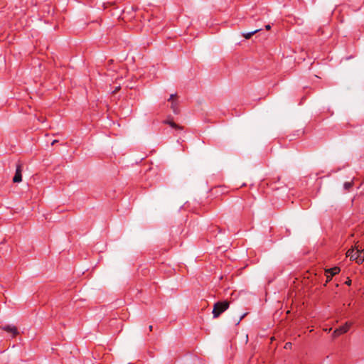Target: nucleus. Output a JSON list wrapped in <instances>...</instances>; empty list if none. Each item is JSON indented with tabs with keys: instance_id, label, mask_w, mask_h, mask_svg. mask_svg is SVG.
<instances>
[{
	"instance_id": "1",
	"label": "nucleus",
	"mask_w": 364,
	"mask_h": 364,
	"mask_svg": "<svg viewBox=\"0 0 364 364\" xmlns=\"http://www.w3.org/2000/svg\"><path fill=\"white\" fill-rule=\"evenodd\" d=\"M230 303L227 301L216 302L213 309V316L214 318L219 317L229 308Z\"/></svg>"
},
{
	"instance_id": "2",
	"label": "nucleus",
	"mask_w": 364,
	"mask_h": 364,
	"mask_svg": "<svg viewBox=\"0 0 364 364\" xmlns=\"http://www.w3.org/2000/svg\"><path fill=\"white\" fill-rule=\"evenodd\" d=\"M351 326V323L346 322L344 325L334 330L333 336L334 338L338 337L343 333L348 332Z\"/></svg>"
},
{
	"instance_id": "3",
	"label": "nucleus",
	"mask_w": 364,
	"mask_h": 364,
	"mask_svg": "<svg viewBox=\"0 0 364 364\" xmlns=\"http://www.w3.org/2000/svg\"><path fill=\"white\" fill-rule=\"evenodd\" d=\"M22 171L23 166L21 164H17L16 166V173L13 178L14 183H20L22 181Z\"/></svg>"
},
{
	"instance_id": "4",
	"label": "nucleus",
	"mask_w": 364,
	"mask_h": 364,
	"mask_svg": "<svg viewBox=\"0 0 364 364\" xmlns=\"http://www.w3.org/2000/svg\"><path fill=\"white\" fill-rule=\"evenodd\" d=\"M356 250L355 251L354 249H350L346 252V257H349L350 260L355 261L357 263V261H358L359 255L358 252V247L355 246Z\"/></svg>"
},
{
	"instance_id": "5",
	"label": "nucleus",
	"mask_w": 364,
	"mask_h": 364,
	"mask_svg": "<svg viewBox=\"0 0 364 364\" xmlns=\"http://www.w3.org/2000/svg\"><path fill=\"white\" fill-rule=\"evenodd\" d=\"M0 328H2L5 331L11 333L12 337H15L18 333V331L16 327L14 325H6V326L0 327Z\"/></svg>"
},
{
	"instance_id": "6",
	"label": "nucleus",
	"mask_w": 364,
	"mask_h": 364,
	"mask_svg": "<svg viewBox=\"0 0 364 364\" xmlns=\"http://www.w3.org/2000/svg\"><path fill=\"white\" fill-rule=\"evenodd\" d=\"M341 272L339 267H334L330 269H325V274H329V276L333 277L338 274Z\"/></svg>"
},
{
	"instance_id": "7",
	"label": "nucleus",
	"mask_w": 364,
	"mask_h": 364,
	"mask_svg": "<svg viewBox=\"0 0 364 364\" xmlns=\"http://www.w3.org/2000/svg\"><path fill=\"white\" fill-rule=\"evenodd\" d=\"M261 29H256L250 32H244L242 33V36H244L246 39H250L254 34L259 32Z\"/></svg>"
},
{
	"instance_id": "8",
	"label": "nucleus",
	"mask_w": 364,
	"mask_h": 364,
	"mask_svg": "<svg viewBox=\"0 0 364 364\" xmlns=\"http://www.w3.org/2000/svg\"><path fill=\"white\" fill-rule=\"evenodd\" d=\"M358 252L359 255L358 261H357V264H360L364 262V248L363 250H359L358 248Z\"/></svg>"
},
{
	"instance_id": "9",
	"label": "nucleus",
	"mask_w": 364,
	"mask_h": 364,
	"mask_svg": "<svg viewBox=\"0 0 364 364\" xmlns=\"http://www.w3.org/2000/svg\"><path fill=\"white\" fill-rule=\"evenodd\" d=\"M166 124H169L171 127H172L173 128H175V129H181L182 127H180L179 125L176 124L175 122H173V121H170V120H166L164 122Z\"/></svg>"
},
{
	"instance_id": "10",
	"label": "nucleus",
	"mask_w": 364,
	"mask_h": 364,
	"mask_svg": "<svg viewBox=\"0 0 364 364\" xmlns=\"http://www.w3.org/2000/svg\"><path fill=\"white\" fill-rule=\"evenodd\" d=\"M354 183H353V180H352L350 182H346L344 183L343 184V187L347 191H349L353 186Z\"/></svg>"
},
{
	"instance_id": "11",
	"label": "nucleus",
	"mask_w": 364,
	"mask_h": 364,
	"mask_svg": "<svg viewBox=\"0 0 364 364\" xmlns=\"http://www.w3.org/2000/svg\"><path fill=\"white\" fill-rule=\"evenodd\" d=\"M171 108L173 109L174 113H177V107H176V103L175 102H172Z\"/></svg>"
},
{
	"instance_id": "12",
	"label": "nucleus",
	"mask_w": 364,
	"mask_h": 364,
	"mask_svg": "<svg viewBox=\"0 0 364 364\" xmlns=\"http://www.w3.org/2000/svg\"><path fill=\"white\" fill-rule=\"evenodd\" d=\"M326 277V283H328V282H330L332 279L333 277L331 276H329V274H325Z\"/></svg>"
},
{
	"instance_id": "13",
	"label": "nucleus",
	"mask_w": 364,
	"mask_h": 364,
	"mask_svg": "<svg viewBox=\"0 0 364 364\" xmlns=\"http://www.w3.org/2000/svg\"><path fill=\"white\" fill-rule=\"evenodd\" d=\"M175 97H176V94L171 95V96H170V97L168 99V101H173Z\"/></svg>"
},
{
	"instance_id": "14",
	"label": "nucleus",
	"mask_w": 364,
	"mask_h": 364,
	"mask_svg": "<svg viewBox=\"0 0 364 364\" xmlns=\"http://www.w3.org/2000/svg\"><path fill=\"white\" fill-rule=\"evenodd\" d=\"M120 88H121L120 85L116 87L115 89L114 90V91L112 92V93L115 94L116 92H117L120 90Z\"/></svg>"
},
{
	"instance_id": "15",
	"label": "nucleus",
	"mask_w": 364,
	"mask_h": 364,
	"mask_svg": "<svg viewBox=\"0 0 364 364\" xmlns=\"http://www.w3.org/2000/svg\"><path fill=\"white\" fill-rule=\"evenodd\" d=\"M345 284L350 286L351 284V279H350V278H348L347 280L345 282Z\"/></svg>"
},
{
	"instance_id": "16",
	"label": "nucleus",
	"mask_w": 364,
	"mask_h": 364,
	"mask_svg": "<svg viewBox=\"0 0 364 364\" xmlns=\"http://www.w3.org/2000/svg\"><path fill=\"white\" fill-rule=\"evenodd\" d=\"M291 343H287L285 344L284 348H291Z\"/></svg>"
},
{
	"instance_id": "17",
	"label": "nucleus",
	"mask_w": 364,
	"mask_h": 364,
	"mask_svg": "<svg viewBox=\"0 0 364 364\" xmlns=\"http://www.w3.org/2000/svg\"><path fill=\"white\" fill-rule=\"evenodd\" d=\"M265 28L267 30H269L271 28V26L269 24L265 26Z\"/></svg>"
},
{
	"instance_id": "18",
	"label": "nucleus",
	"mask_w": 364,
	"mask_h": 364,
	"mask_svg": "<svg viewBox=\"0 0 364 364\" xmlns=\"http://www.w3.org/2000/svg\"><path fill=\"white\" fill-rule=\"evenodd\" d=\"M58 141V140H53V142L51 143L52 145H54L55 144H56Z\"/></svg>"
},
{
	"instance_id": "19",
	"label": "nucleus",
	"mask_w": 364,
	"mask_h": 364,
	"mask_svg": "<svg viewBox=\"0 0 364 364\" xmlns=\"http://www.w3.org/2000/svg\"><path fill=\"white\" fill-rule=\"evenodd\" d=\"M245 314L242 315V316H241V318H240V320H239L240 321L242 320V318L245 316Z\"/></svg>"
},
{
	"instance_id": "20",
	"label": "nucleus",
	"mask_w": 364,
	"mask_h": 364,
	"mask_svg": "<svg viewBox=\"0 0 364 364\" xmlns=\"http://www.w3.org/2000/svg\"><path fill=\"white\" fill-rule=\"evenodd\" d=\"M149 331H152V326H149Z\"/></svg>"
},
{
	"instance_id": "21",
	"label": "nucleus",
	"mask_w": 364,
	"mask_h": 364,
	"mask_svg": "<svg viewBox=\"0 0 364 364\" xmlns=\"http://www.w3.org/2000/svg\"><path fill=\"white\" fill-rule=\"evenodd\" d=\"M38 120L39 121H44V119L43 118H38Z\"/></svg>"
}]
</instances>
